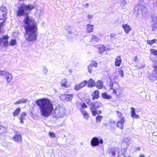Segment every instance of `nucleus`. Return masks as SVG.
<instances>
[{
	"label": "nucleus",
	"instance_id": "f257e3e1",
	"mask_svg": "<svg viewBox=\"0 0 157 157\" xmlns=\"http://www.w3.org/2000/svg\"><path fill=\"white\" fill-rule=\"evenodd\" d=\"M35 6L32 4H23L19 8L17 12L19 16L26 15L23 20L25 29L26 32L25 38L29 41H34L36 39L38 33L37 25L34 19L28 14L35 8Z\"/></svg>",
	"mask_w": 157,
	"mask_h": 157
},
{
	"label": "nucleus",
	"instance_id": "f03ea898",
	"mask_svg": "<svg viewBox=\"0 0 157 157\" xmlns=\"http://www.w3.org/2000/svg\"><path fill=\"white\" fill-rule=\"evenodd\" d=\"M36 104L39 106L41 116L48 117L50 116L53 110V105L50 100L44 98L37 100Z\"/></svg>",
	"mask_w": 157,
	"mask_h": 157
},
{
	"label": "nucleus",
	"instance_id": "7ed1b4c3",
	"mask_svg": "<svg viewBox=\"0 0 157 157\" xmlns=\"http://www.w3.org/2000/svg\"><path fill=\"white\" fill-rule=\"evenodd\" d=\"M140 1L134 7L135 12L138 14H141L142 17H144L146 16V14L148 13L147 10L144 6V3L143 0Z\"/></svg>",
	"mask_w": 157,
	"mask_h": 157
},
{
	"label": "nucleus",
	"instance_id": "20e7f679",
	"mask_svg": "<svg viewBox=\"0 0 157 157\" xmlns=\"http://www.w3.org/2000/svg\"><path fill=\"white\" fill-rule=\"evenodd\" d=\"M8 36L6 35H3L2 38H0V46L7 47L9 45L13 46L15 45L16 43L15 40H11L9 44L8 41Z\"/></svg>",
	"mask_w": 157,
	"mask_h": 157
},
{
	"label": "nucleus",
	"instance_id": "39448f33",
	"mask_svg": "<svg viewBox=\"0 0 157 157\" xmlns=\"http://www.w3.org/2000/svg\"><path fill=\"white\" fill-rule=\"evenodd\" d=\"M66 110L64 108L62 107H59L56 108L55 111L54 116L57 118L63 117L66 115Z\"/></svg>",
	"mask_w": 157,
	"mask_h": 157
},
{
	"label": "nucleus",
	"instance_id": "423d86ee",
	"mask_svg": "<svg viewBox=\"0 0 157 157\" xmlns=\"http://www.w3.org/2000/svg\"><path fill=\"white\" fill-rule=\"evenodd\" d=\"M99 105L97 102H92L90 104V109L93 116H95L97 113L96 109L98 108Z\"/></svg>",
	"mask_w": 157,
	"mask_h": 157
},
{
	"label": "nucleus",
	"instance_id": "0eeeda50",
	"mask_svg": "<svg viewBox=\"0 0 157 157\" xmlns=\"http://www.w3.org/2000/svg\"><path fill=\"white\" fill-rule=\"evenodd\" d=\"M73 96L72 94H61L59 96V98L63 101H70L72 100Z\"/></svg>",
	"mask_w": 157,
	"mask_h": 157
},
{
	"label": "nucleus",
	"instance_id": "6e6552de",
	"mask_svg": "<svg viewBox=\"0 0 157 157\" xmlns=\"http://www.w3.org/2000/svg\"><path fill=\"white\" fill-rule=\"evenodd\" d=\"M7 15V10L6 7L2 6L0 7V20L4 19Z\"/></svg>",
	"mask_w": 157,
	"mask_h": 157
},
{
	"label": "nucleus",
	"instance_id": "1a4fd4ad",
	"mask_svg": "<svg viewBox=\"0 0 157 157\" xmlns=\"http://www.w3.org/2000/svg\"><path fill=\"white\" fill-rule=\"evenodd\" d=\"M88 83L87 80H84L80 83L75 86L74 89L76 90H78L86 86Z\"/></svg>",
	"mask_w": 157,
	"mask_h": 157
},
{
	"label": "nucleus",
	"instance_id": "9d476101",
	"mask_svg": "<svg viewBox=\"0 0 157 157\" xmlns=\"http://www.w3.org/2000/svg\"><path fill=\"white\" fill-rule=\"evenodd\" d=\"M111 89L113 90V93L116 94L117 91L119 90V86L118 83L116 82H114L113 83L111 86Z\"/></svg>",
	"mask_w": 157,
	"mask_h": 157
},
{
	"label": "nucleus",
	"instance_id": "9b49d317",
	"mask_svg": "<svg viewBox=\"0 0 157 157\" xmlns=\"http://www.w3.org/2000/svg\"><path fill=\"white\" fill-rule=\"evenodd\" d=\"M125 120L124 117H122L117 123V126L121 129H122L124 127V124Z\"/></svg>",
	"mask_w": 157,
	"mask_h": 157
},
{
	"label": "nucleus",
	"instance_id": "f8f14e48",
	"mask_svg": "<svg viewBox=\"0 0 157 157\" xmlns=\"http://www.w3.org/2000/svg\"><path fill=\"white\" fill-rule=\"evenodd\" d=\"M60 84L61 86L65 88H67L70 85L67 79L66 78H63L61 80Z\"/></svg>",
	"mask_w": 157,
	"mask_h": 157
},
{
	"label": "nucleus",
	"instance_id": "ddd939ff",
	"mask_svg": "<svg viewBox=\"0 0 157 157\" xmlns=\"http://www.w3.org/2000/svg\"><path fill=\"white\" fill-rule=\"evenodd\" d=\"M5 76L7 82L8 83H10L12 80L13 78L12 74L7 72Z\"/></svg>",
	"mask_w": 157,
	"mask_h": 157
},
{
	"label": "nucleus",
	"instance_id": "4468645a",
	"mask_svg": "<svg viewBox=\"0 0 157 157\" xmlns=\"http://www.w3.org/2000/svg\"><path fill=\"white\" fill-rule=\"evenodd\" d=\"M99 143L98 138H92L91 141V144L92 146L95 147L98 145Z\"/></svg>",
	"mask_w": 157,
	"mask_h": 157
},
{
	"label": "nucleus",
	"instance_id": "2eb2a0df",
	"mask_svg": "<svg viewBox=\"0 0 157 157\" xmlns=\"http://www.w3.org/2000/svg\"><path fill=\"white\" fill-rule=\"evenodd\" d=\"M131 109V117L133 118H139V115L135 113V109L133 107H132Z\"/></svg>",
	"mask_w": 157,
	"mask_h": 157
},
{
	"label": "nucleus",
	"instance_id": "dca6fc26",
	"mask_svg": "<svg viewBox=\"0 0 157 157\" xmlns=\"http://www.w3.org/2000/svg\"><path fill=\"white\" fill-rule=\"evenodd\" d=\"M122 27L126 33H128L132 29L130 26L127 24H124L122 25Z\"/></svg>",
	"mask_w": 157,
	"mask_h": 157
},
{
	"label": "nucleus",
	"instance_id": "f3484780",
	"mask_svg": "<svg viewBox=\"0 0 157 157\" xmlns=\"http://www.w3.org/2000/svg\"><path fill=\"white\" fill-rule=\"evenodd\" d=\"M122 59L120 56H118L115 59V65L117 67L120 66L122 63Z\"/></svg>",
	"mask_w": 157,
	"mask_h": 157
},
{
	"label": "nucleus",
	"instance_id": "a211bd4d",
	"mask_svg": "<svg viewBox=\"0 0 157 157\" xmlns=\"http://www.w3.org/2000/svg\"><path fill=\"white\" fill-rule=\"evenodd\" d=\"M88 84L87 86L89 87H92L96 85V83L94 80L91 78L89 79L88 82Z\"/></svg>",
	"mask_w": 157,
	"mask_h": 157
},
{
	"label": "nucleus",
	"instance_id": "6ab92c4d",
	"mask_svg": "<svg viewBox=\"0 0 157 157\" xmlns=\"http://www.w3.org/2000/svg\"><path fill=\"white\" fill-rule=\"evenodd\" d=\"M27 100L26 99L21 98L19 100H17L16 102L13 103L14 105H17L20 104L21 103H25L27 102Z\"/></svg>",
	"mask_w": 157,
	"mask_h": 157
},
{
	"label": "nucleus",
	"instance_id": "aec40b11",
	"mask_svg": "<svg viewBox=\"0 0 157 157\" xmlns=\"http://www.w3.org/2000/svg\"><path fill=\"white\" fill-rule=\"evenodd\" d=\"M26 114L25 112L22 113L20 115L19 117V119L20 120V123H23L24 120L25 119Z\"/></svg>",
	"mask_w": 157,
	"mask_h": 157
},
{
	"label": "nucleus",
	"instance_id": "412c9836",
	"mask_svg": "<svg viewBox=\"0 0 157 157\" xmlns=\"http://www.w3.org/2000/svg\"><path fill=\"white\" fill-rule=\"evenodd\" d=\"M96 87L98 89H101L103 87V82L101 80H99L97 82L96 84Z\"/></svg>",
	"mask_w": 157,
	"mask_h": 157
},
{
	"label": "nucleus",
	"instance_id": "4be33fe9",
	"mask_svg": "<svg viewBox=\"0 0 157 157\" xmlns=\"http://www.w3.org/2000/svg\"><path fill=\"white\" fill-rule=\"evenodd\" d=\"M80 112L82 113L84 118L87 119L89 118V116L86 111L82 109H80Z\"/></svg>",
	"mask_w": 157,
	"mask_h": 157
},
{
	"label": "nucleus",
	"instance_id": "5701e85b",
	"mask_svg": "<svg viewBox=\"0 0 157 157\" xmlns=\"http://www.w3.org/2000/svg\"><path fill=\"white\" fill-rule=\"evenodd\" d=\"M99 93L98 90L95 91L92 94L93 99H98L99 97Z\"/></svg>",
	"mask_w": 157,
	"mask_h": 157
},
{
	"label": "nucleus",
	"instance_id": "b1692460",
	"mask_svg": "<svg viewBox=\"0 0 157 157\" xmlns=\"http://www.w3.org/2000/svg\"><path fill=\"white\" fill-rule=\"evenodd\" d=\"M20 112L21 109L19 108H18L12 113V114L13 116H17L18 115Z\"/></svg>",
	"mask_w": 157,
	"mask_h": 157
},
{
	"label": "nucleus",
	"instance_id": "393cba45",
	"mask_svg": "<svg viewBox=\"0 0 157 157\" xmlns=\"http://www.w3.org/2000/svg\"><path fill=\"white\" fill-rule=\"evenodd\" d=\"M117 148L115 147L111 149L110 151V152L111 153L112 155L113 156H115L116 154H118L119 152L117 150Z\"/></svg>",
	"mask_w": 157,
	"mask_h": 157
},
{
	"label": "nucleus",
	"instance_id": "a878e982",
	"mask_svg": "<svg viewBox=\"0 0 157 157\" xmlns=\"http://www.w3.org/2000/svg\"><path fill=\"white\" fill-rule=\"evenodd\" d=\"M153 67L154 70L153 71V75L154 77L156 78L157 77V65H154Z\"/></svg>",
	"mask_w": 157,
	"mask_h": 157
},
{
	"label": "nucleus",
	"instance_id": "bb28decb",
	"mask_svg": "<svg viewBox=\"0 0 157 157\" xmlns=\"http://www.w3.org/2000/svg\"><path fill=\"white\" fill-rule=\"evenodd\" d=\"M93 25L88 24L87 25V31L88 33H90L93 31Z\"/></svg>",
	"mask_w": 157,
	"mask_h": 157
},
{
	"label": "nucleus",
	"instance_id": "cd10ccee",
	"mask_svg": "<svg viewBox=\"0 0 157 157\" xmlns=\"http://www.w3.org/2000/svg\"><path fill=\"white\" fill-rule=\"evenodd\" d=\"M102 97L104 99H109L111 98V96L108 95L106 93H104L102 94Z\"/></svg>",
	"mask_w": 157,
	"mask_h": 157
},
{
	"label": "nucleus",
	"instance_id": "c85d7f7f",
	"mask_svg": "<svg viewBox=\"0 0 157 157\" xmlns=\"http://www.w3.org/2000/svg\"><path fill=\"white\" fill-rule=\"evenodd\" d=\"M105 50V47L103 45H101L99 47V51L100 54L102 53Z\"/></svg>",
	"mask_w": 157,
	"mask_h": 157
},
{
	"label": "nucleus",
	"instance_id": "c756f323",
	"mask_svg": "<svg viewBox=\"0 0 157 157\" xmlns=\"http://www.w3.org/2000/svg\"><path fill=\"white\" fill-rule=\"evenodd\" d=\"M152 22H157V14H153L151 16Z\"/></svg>",
	"mask_w": 157,
	"mask_h": 157
},
{
	"label": "nucleus",
	"instance_id": "7c9ffc66",
	"mask_svg": "<svg viewBox=\"0 0 157 157\" xmlns=\"http://www.w3.org/2000/svg\"><path fill=\"white\" fill-rule=\"evenodd\" d=\"M118 2L120 5L122 6H125L127 3L126 0H119Z\"/></svg>",
	"mask_w": 157,
	"mask_h": 157
},
{
	"label": "nucleus",
	"instance_id": "2f4dec72",
	"mask_svg": "<svg viewBox=\"0 0 157 157\" xmlns=\"http://www.w3.org/2000/svg\"><path fill=\"white\" fill-rule=\"evenodd\" d=\"M4 22L3 21L0 23V33L4 32L3 30V26L4 25Z\"/></svg>",
	"mask_w": 157,
	"mask_h": 157
},
{
	"label": "nucleus",
	"instance_id": "473e14b6",
	"mask_svg": "<svg viewBox=\"0 0 157 157\" xmlns=\"http://www.w3.org/2000/svg\"><path fill=\"white\" fill-rule=\"evenodd\" d=\"M90 65L93 67H94L95 68H97L98 66V64L95 61H93L90 63Z\"/></svg>",
	"mask_w": 157,
	"mask_h": 157
},
{
	"label": "nucleus",
	"instance_id": "72a5a7b5",
	"mask_svg": "<svg viewBox=\"0 0 157 157\" xmlns=\"http://www.w3.org/2000/svg\"><path fill=\"white\" fill-rule=\"evenodd\" d=\"M6 129L2 126H0V134H2L6 132Z\"/></svg>",
	"mask_w": 157,
	"mask_h": 157
},
{
	"label": "nucleus",
	"instance_id": "f704fd0d",
	"mask_svg": "<svg viewBox=\"0 0 157 157\" xmlns=\"http://www.w3.org/2000/svg\"><path fill=\"white\" fill-rule=\"evenodd\" d=\"M42 71L44 74L45 75H46L48 72V70L47 68L45 66H43Z\"/></svg>",
	"mask_w": 157,
	"mask_h": 157
},
{
	"label": "nucleus",
	"instance_id": "c9c22d12",
	"mask_svg": "<svg viewBox=\"0 0 157 157\" xmlns=\"http://www.w3.org/2000/svg\"><path fill=\"white\" fill-rule=\"evenodd\" d=\"M12 140L17 143H20L22 141L21 138H12Z\"/></svg>",
	"mask_w": 157,
	"mask_h": 157
},
{
	"label": "nucleus",
	"instance_id": "e433bc0d",
	"mask_svg": "<svg viewBox=\"0 0 157 157\" xmlns=\"http://www.w3.org/2000/svg\"><path fill=\"white\" fill-rule=\"evenodd\" d=\"M157 28V22H153L152 25V29L154 31Z\"/></svg>",
	"mask_w": 157,
	"mask_h": 157
},
{
	"label": "nucleus",
	"instance_id": "4c0bfd02",
	"mask_svg": "<svg viewBox=\"0 0 157 157\" xmlns=\"http://www.w3.org/2000/svg\"><path fill=\"white\" fill-rule=\"evenodd\" d=\"M99 40V39L95 36H93L92 38V41L98 42Z\"/></svg>",
	"mask_w": 157,
	"mask_h": 157
},
{
	"label": "nucleus",
	"instance_id": "58836bf2",
	"mask_svg": "<svg viewBox=\"0 0 157 157\" xmlns=\"http://www.w3.org/2000/svg\"><path fill=\"white\" fill-rule=\"evenodd\" d=\"M156 41V39H154L151 40H148L147 41V42L148 44L150 45H151L154 43H155V42Z\"/></svg>",
	"mask_w": 157,
	"mask_h": 157
},
{
	"label": "nucleus",
	"instance_id": "ea45409f",
	"mask_svg": "<svg viewBox=\"0 0 157 157\" xmlns=\"http://www.w3.org/2000/svg\"><path fill=\"white\" fill-rule=\"evenodd\" d=\"M103 118V117L101 116L98 115L97 116L96 118V121L97 123L100 122Z\"/></svg>",
	"mask_w": 157,
	"mask_h": 157
},
{
	"label": "nucleus",
	"instance_id": "a19ab883",
	"mask_svg": "<svg viewBox=\"0 0 157 157\" xmlns=\"http://www.w3.org/2000/svg\"><path fill=\"white\" fill-rule=\"evenodd\" d=\"M21 137L20 132H15V136L13 137Z\"/></svg>",
	"mask_w": 157,
	"mask_h": 157
},
{
	"label": "nucleus",
	"instance_id": "79ce46f5",
	"mask_svg": "<svg viewBox=\"0 0 157 157\" xmlns=\"http://www.w3.org/2000/svg\"><path fill=\"white\" fill-rule=\"evenodd\" d=\"M7 71H1L0 70V75L4 76L6 73Z\"/></svg>",
	"mask_w": 157,
	"mask_h": 157
},
{
	"label": "nucleus",
	"instance_id": "37998d69",
	"mask_svg": "<svg viewBox=\"0 0 157 157\" xmlns=\"http://www.w3.org/2000/svg\"><path fill=\"white\" fill-rule=\"evenodd\" d=\"M136 66L138 68L141 69L145 67V64L144 63H143L141 66L140 65L138 64L136 65Z\"/></svg>",
	"mask_w": 157,
	"mask_h": 157
},
{
	"label": "nucleus",
	"instance_id": "c03bdc74",
	"mask_svg": "<svg viewBox=\"0 0 157 157\" xmlns=\"http://www.w3.org/2000/svg\"><path fill=\"white\" fill-rule=\"evenodd\" d=\"M93 67L90 64L88 66V71L90 73H91L92 72V69Z\"/></svg>",
	"mask_w": 157,
	"mask_h": 157
},
{
	"label": "nucleus",
	"instance_id": "a18cd8bd",
	"mask_svg": "<svg viewBox=\"0 0 157 157\" xmlns=\"http://www.w3.org/2000/svg\"><path fill=\"white\" fill-rule=\"evenodd\" d=\"M117 113L118 115V117L119 118H121L123 117H122V114L121 112H120L118 111H117Z\"/></svg>",
	"mask_w": 157,
	"mask_h": 157
},
{
	"label": "nucleus",
	"instance_id": "49530a36",
	"mask_svg": "<svg viewBox=\"0 0 157 157\" xmlns=\"http://www.w3.org/2000/svg\"><path fill=\"white\" fill-rule=\"evenodd\" d=\"M49 135L51 137H54L56 136L55 133L52 132H50L49 133Z\"/></svg>",
	"mask_w": 157,
	"mask_h": 157
},
{
	"label": "nucleus",
	"instance_id": "de8ad7c7",
	"mask_svg": "<svg viewBox=\"0 0 157 157\" xmlns=\"http://www.w3.org/2000/svg\"><path fill=\"white\" fill-rule=\"evenodd\" d=\"M79 104L82 106V107H81V109H86L87 107L86 105L85 104V103H84L83 104H80V103H79Z\"/></svg>",
	"mask_w": 157,
	"mask_h": 157
},
{
	"label": "nucleus",
	"instance_id": "09e8293b",
	"mask_svg": "<svg viewBox=\"0 0 157 157\" xmlns=\"http://www.w3.org/2000/svg\"><path fill=\"white\" fill-rule=\"evenodd\" d=\"M119 72L120 76L121 77H123L124 75V74L123 71L122 70H120L119 71Z\"/></svg>",
	"mask_w": 157,
	"mask_h": 157
},
{
	"label": "nucleus",
	"instance_id": "8fccbe9b",
	"mask_svg": "<svg viewBox=\"0 0 157 157\" xmlns=\"http://www.w3.org/2000/svg\"><path fill=\"white\" fill-rule=\"evenodd\" d=\"M116 34H111L110 35V37L114 39L116 38Z\"/></svg>",
	"mask_w": 157,
	"mask_h": 157
},
{
	"label": "nucleus",
	"instance_id": "3c124183",
	"mask_svg": "<svg viewBox=\"0 0 157 157\" xmlns=\"http://www.w3.org/2000/svg\"><path fill=\"white\" fill-rule=\"evenodd\" d=\"M134 61L136 63H137L139 62V60L138 59V57L137 56H135L134 58Z\"/></svg>",
	"mask_w": 157,
	"mask_h": 157
},
{
	"label": "nucleus",
	"instance_id": "603ef678",
	"mask_svg": "<svg viewBox=\"0 0 157 157\" xmlns=\"http://www.w3.org/2000/svg\"><path fill=\"white\" fill-rule=\"evenodd\" d=\"M129 138V139H130V138H124V142L127 143V144H129V143L128 141H127V140H128V139Z\"/></svg>",
	"mask_w": 157,
	"mask_h": 157
},
{
	"label": "nucleus",
	"instance_id": "864d4df0",
	"mask_svg": "<svg viewBox=\"0 0 157 157\" xmlns=\"http://www.w3.org/2000/svg\"><path fill=\"white\" fill-rule=\"evenodd\" d=\"M65 29L66 30H68L71 29V27L70 26L67 25L65 27Z\"/></svg>",
	"mask_w": 157,
	"mask_h": 157
},
{
	"label": "nucleus",
	"instance_id": "5fc2aeb1",
	"mask_svg": "<svg viewBox=\"0 0 157 157\" xmlns=\"http://www.w3.org/2000/svg\"><path fill=\"white\" fill-rule=\"evenodd\" d=\"M134 150L136 151H139L140 150V149L139 147H135L134 148Z\"/></svg>",
	"mask_w": 157,
	"mask_h": 157
},
{
	"label": "nucleus",
	"instance_id": "6e6d98bb",
	"mask_svg": "<svg viewBox=\"0 0 157 157\" xmlns=\"http://www.w3.org/2000/svg\"><path fill=\"white\" fill-rule=\"evenodd\" d=\"M110 123L111 124H115L116 123V121H111L110 122Z\"/></svg>",
	"mask_w": 157,
	"mask_h": 157
},
{
	"label": "nucleus",
	"instance_id": "4d7b16f0",
	"mask_svg": "<svg viewBox=\"0 0 157 157\" xmlns=\"http://www.w3.org/2000/svg\"><path fill=\"white\" fill-rule=\"evenodd\" d=\"M93 17V15L89 14L88 15V18L89 19H90L92 18Z\"/></svg>",
	"mask_w": 157,
	"mask_h": 157
},
{
	"label": "nucleus",
	"instance_id": "13d9d810",
	"mask_svg": "<svg viewBox=\"0 0 157 157\" xmlns=\"http://www.w3.org/2000/svg\"><path fill=\"white\" fill-rule=\"evenodd\" d=\"M84 5L85 6V8H86L88 7L89 4L88 3H86V4Z\"/></svg>",
	"mask_w": 157,
	"mask_h": 157
},
{
	"label": "nucleus",
	"instance_id": "bf43d9fd",
	"mask_svg": "<svg viewBox=\"0 0 157 157\" xmlns=\"http://www.w3.org/2000/svg\"><path fill=\"white\" fill-rule=\"evenodd\" d=\"M145 157V155L143 154H140L139 156V157Z\"/></svg>",
	"mask_w": 157,
	"mask_h": 157
},
{
	"label": "nucleus",
	"instance_id": "052dcab7",
	"mask_svg": "<svg viewBox=\"0 0 157 157\" xmlns=\"http://www.w3.org/2000/svg\"><path fill=\"white\" fill-rule=\"evenodd\" d=\"M99 143L101 144H102L103 143V140L102 139H100V141L99 140Z\"/></svg>",
	"mask_w": 157,
	"mask_h": 157
},
{
	"label": "nucleus",
	"instance_id": "680f3d73",
	"mask_svg": "<svg viewBox=\"0 0 157 157\" xmlns=\"http://www.w3.org/2000/svg\"><path fill=\"white\" fill-rule=\"evenodd\" d=\"M101 111H98V112H97V113H99V114H101Z\"/></svg>",
	"mask_w": 157,
	"mask_h": 157
},
{
	"label": "nucleus",
	"instance_id": "e2e57ef3",
	"mask_svg": "<svg viewBox=\"0 0 157 157\" xmlns=\"http://www.w3.org/2000/svg\"><path fill=\"white\" fill-rule=\"evenodd\" d=\"M81 144L82 145L83 144V143H81Z\"/></svg>",
	"mask_w": 157,
	"mask_h": 157
},
{
	"label": "nucleus",
	"instance_id": "0e129e2a",
	"mask_svg": "<svg viewBox=\"0 0 157 157\" xmlns=\"http://www.w3.org/2000/svg\"><path fill=\"white\" fill-rule=\"evenodd\" d=\"M155 60H152L153 62H154Z\"/></svg>",
	"mask_w": 157,
	"mask_h": 157
}]
</instances>
